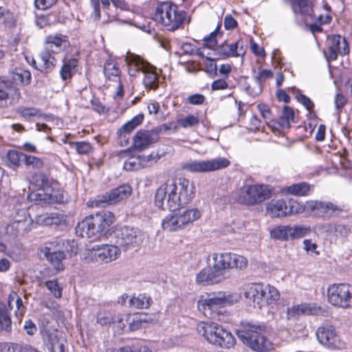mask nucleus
Wrapping results in <instances>:
<instances>
[{
    "label": "nucleus",
    "instance_id": "3",
    "mask_svg": "<svg viewBox=\"0 0 352 352\" xmlns=\"http://www.w3.org/2000/svg\"><path fill=\"white\" fill-rule=\"evenodd\" d=\"M242 292L248 302L258 309L274 303L280 298L274 287L260 283L247 284L243 287Z\"/></svg>",
    "mask_w": 352,
    "mask_h": 352
},
{
    "label": "nucleus",
    "instance_id": "49",
    "mask_svg": "<svg viewBox=\"0 0 352 352\" xmlns=\"http://www.w3.org/2000/svg\"><path fill=\"white\" fill-rule=\"evenodd\" d=\"M68 143L74 146L76 152L80 155H87L92 150L90 143L87 142H69Z\"/></svg>",
    "mask_w": 352,
    "mask_h": 352
},
{
    "label": "nucleus",
    "instance_id": "52",
    "mask_svg": "<svg viewBox=\"0 0 352 352\" xmlns=\"http://www.w3.org/2000/svg\"><path fill=\"white\" fill-rule=\"evenodd\" d=\"M24 346L16 343H0V352H23Z\"/></svg>",
    "mask_w": 352,
    "mask_h": 352
},
{
    "label": "nucleus",
    "instance_id": "61",
    "mask_svg": "<svg viewBox=\"0 0 352 352\" xmlns=\"http://www.w3.org/2000/svg\"><path fill=\"white\" fill-rule=\"evenodd\" d=\"M35 23L39 28H45L50 24L49 16L44 14L36 16Z\"/></svg>",
    "mask_w": 352,
    "mask_h": 352
},
{
    "label": "nucleus",
    "instance_id": "26",
    "mask_svg": "<svg viewBox=\"0 0 352 352\" xmlns=\"http://www.w3.org/2000/svg\"><path fill=\"white\" fill-rule=\"evenodd\" d=\"M287 206L283 199H272L266 205V214L271 218L287 216Z\"/></svg>",
    "mask_w": 352,
    "mask_h": 352
},
{
    "label": "nucleus",
    "instance_id": "51",
    "mask_svg": "<svg viewBox=\"0 0 352 352\" xmlns=\"http://www.w3.org/2000/svg\"><path fill=\"white\" fill-rule=\"evenodd\" d=\"M23 162L27 166H32L34 168L39 169L43 166V161L33 155L24 154Z\"/></svg>",
    "mask_w": 352,
    "mask_h": 352
},
{
    "label": "nucleus",
    "instance_id": "41",
    "mask_svg": "<svg viewBox=\"0 0 352 352\" xmlns=\"http://www.w3.org/2000/svg\"><path fill=\"white\" fill-rule=\"evenodd\" d=\"M271 238L276 240L286 241L290 238L289 226H278L270 230Z\"/></svg>",
    "mask_w": 352,
    "mask_h": 352
},
{
    "label": "nucleus",
    "instance_id": "33",
    "mask_svg": "<svg viewBox=\"0 0 352 352\" xmlns=\"http://www.w3.org/2000/svg\"><path fill=\"white\" fill-rule=\"evenodd\" d=\"M9 80L16 85H28L31 82V74L23 69H16L10 73Z\"/></svg>",
    "mask_w": 352,
    "mask_h": 352
},
{
    "label": "nucleus",
    "instance_id": "46",
    "mask_svg": "<svg viewBox=\"0 0 352 352\" xmlns=\"http://www.w3.org/2000/svg\"><path fill=\"white\" fill-rule=\"evenodd\" d=\"M310 227L305 226H295L293 227L289 226L290 239H298L303 237L310 233Z\"/></svg>",
    "mask_w": 352,
    "mask_h": 352
},
{
    "label": "nucleus",
    "instance_id": "53",
    "mask_svg": "<svg viewBox=\"0 0 352 352\" xmlns=\"http://www.w3.org/2000/svg\"><path fill=\"white\" fill-rule=\"evenodd\" d=\"M221 36V35L219 32V28H216V30L211 32L208 36H206L203 39L204 45L209 48H212L217 43V37Z\"/></svg>",
    "mask_w": 352,
    "mask_h": 352
},
{
    "label": "nucleus",
    "instance_id": "32",
    "mask_svg": "<svg viewBox=\"0 0 352 352\" xmlns=\"http://www.w3.org/2000/svg\"><path fill=\"white\" fill-rule=\"evenodd\" d=\"M273 73L270 69H259L257 76L255 77L256 88L255 90H251L250 86L246 87V91L252 96L258 95L262 91L261 84L272 76Z\"/></svg>",
    "mask_w": 352,
    "mask_h": 352
},
{
    "label": "nucleus",
    "instance_id": "48",
    "mask_svg": "<svg viewBox=\"0 0 352 352\" xmlns=\"http://www.w3.org/2000/svg\"><path fill=\"white\" fill-rule=\"evenodd\" d=\"M45 285L56 298H61L62 287L59 285L57 280H47L45 282Z\"/></svg>",
    "mask_w": 352,
    "mask_h": 352
},
{
    "label": "nucleus",
    "instance_id": "12",
    "mask_svg": "<svg viewBox=\"0 0 352 352\" xmlns=\"http://www.w3.org/2000/svg\"><path fill=\"white\" fill-rule=\"evenodd\" d=\"M68 246H71L69 241L60 240L53 241L49 246L44 248L43 252L46 259L58 271L65 269L63 261L66 258L65 252L69 251Z\"/></svg>",
    "mask_w": 352,
    "mask_h": 352
},
{
    "label": "nucleus",
    "instance_id": "22",
    "mask_svg": "<svg viewBox=\"0 0 352 352\" xmlns=\"http://www.w3.org/2000/svg\"><path fill=\"white\" fill-rule=\"evenodd\" d=\"M69 45L68 37L61 34H52L46 36L44 49L52 53H59L65 50Z\"/></svg>",
    "mask_w": 352,
    "mask_h": 352
},
{
    "label": "nucleus",
    "instance_id": "36",
    "mask_svg": "<svg viewBox=\"0 0 352 352\" xmlns=\"http://www.w3.org/2000/svg\"><path fill=\"white\" fill-rule=\"evenodd\" d=\"M311 186L308 183L301 182L283 188L282 192L296 196H305L309 195Z\"/></svg>",
    "mask_w": 352,
    "mask_h": 352
},
{
    "label": "nucleus",
    "instance_id": "5",
    "mask_svg": "<svg viewBox=\"0 0 352 352\" xmlns=\"http://www.w3.org/2000/svg\"><path fill=\"white\" fill-rule=\"evenodd\" d=\"M265 327L247 324L236 331L239 339L252 350L256 352H269L273 344L264 335Z\"/></svg>",
    "mask_w": 352,
    "mask_h": 352
},
{
    "label": "nucleus",
    "instance_id": "9",
    "mask_svg": "<svg viewBox=\"0 0 352 352\" xmlns=\"http://www.w3.org/2000/svg\"><path fill=\"white\" fill-rule=\"evenodd\" d=\"M171 213L168 214L162 222L163 230L168 232H175L183 229L186 226L197 220L201 217V212L196 208L186 209L182 210L180 208L170 210Z\"/></svg>",
    "mask_w": 352,
    "mask_h": 352
},
{
    "label": "nucleus",
    "instance_id": "23",
    "mask_svg": "<svg viewBox=\"0 0 352 352\" xmlns=\"http://www.w3.org/2000/svg\"><path fill=\"white\" fill-rule=\"evenodd\" d=\"M20 98L21 94L18 88L6 82H0V108L7 106L8 100L10 103H15Z\"/></svg>",
    "mask_w": 352,
    "mask_h": 352
},
{
    "label": "nucleus",
    "instance_id": "47",
    "mask_svg": "<svg viewBox=\"0 0 352 352\" xmlns=\"http://www.w3.org/2000/svg\"><path fill=\"white\" fill-rule=\"evenodd\" d=\"M9 166L13 168H16L20 165V162L23 161L24 153L16 151H10L7 154Z\"/></svg>",
    "mask_w": 352,
    "mask_h": 352
},
{
    "label": "nucleus",
    "instance_id": "17",
    "mask_svg": "<svg viewBox=\"0 0 352 352\" xmlns=\"http://www.w3.org/2000/svg\"><path fill=\"white\" fill-rule=\"evenodd\" d=\"M316 335L318 342L328 348H338L340 346V339L335 329L330 324H323L319 327Z\"/></svg>",
    "mask_w": 352,
    "mask_h": 352
},
{
    "label": "nucleus",
    "instance_id": "64",
    "mask_svg": "<svg viewBox=\"0 0 352 352\" xmlns=\"http://www.w3.org/2000/svg\"><path fill=\"white\" fill-rule=\"evenodd\" d=\"M228 85L225 80L218 79L213 81L211 85V89L212 91L223 90L228 88Z\"/></svg>",
    "mask_w": 352,
    "mask_h": 352
},
{
    "label": "nucleus",
    "instance_id": "40",
    "mask_svg": "<svg viewBox=\"0 0 352 352\" xmlns=\"http://www.w3.org/2000/svg\"><path fill=\"white\" fill-rule=\"evenodd\" d=\"M151 298L142 294L133 296L129 300L131 307L136 309H147L151 306Z\"/></svg>",
    "mask_w": 352,
    "mask_h": 352
},
{
    "label": "nucleus",
    "instance_id": "59",
    "mask_svg": "<svg viewBox=\"0 0 352 352\" xmlns=\"http://www.w3.org/2000/svg\"><path fill=\"white\" fill-rule=\"evenodd\" d=\"M206 98L203 94H196L188 96V102L192 105H200L205 102Z\"/></svg>",
    "mask_w": 352,
    "mask_h": 352
},
{
    "label": "nucleus",
    "instance_id": "28",
    "mask_svg": "<svg viewBox=\"0 0 352 352\" xmlns=\"http://www.w3.org/2000/svg\"><path fill=\"white\" fill-rule=\"evenodd\" d=\"M66 217L63 214L52 212L38 214L35 223L41 226H58L65 223Z\"/></svg>",
    "mask_w": 352,
    "mask_h": 352
},
{
    "label": "nucleus",
    "instance_id": "38",
    "mask_svg": "<svg viewBox=\"0 0 352 352\" xmlns=\"http://www.w3.org/2000/svg\"><path fill=\"white\" fill-rule=\"evenodd\" d=\"M78 65V60L76 58H69L64 60L60 70V78L63 80L71 79L74 74V70Z\"/></svg>",
    "mask_w": 352,
    "mask_h": 352
},
{
    "label": "nucleus",
    "instance_id": "15",
    "mask_svg": "<svg viewBox=\"0 0 352 352\" xmlns=\"http://www.w3.org/2000/svg\"><path fill=\"white\" fill-rule=\"evenodd\" d=\"M131 192L132 188L129 185L120 186L103 195L98 196L96 200V205L99 207H104L107 205L114 204L129 197Z\"/></svg>",
    "mask_w": 352,
    "mask_h": 352
},
{
    "label": "nucleus",
    "instance_id": "50",
    "mask_svg": "<svg viewBox=\"0 0 352 352\" xmlns=\"http://www.w3.org/2000/svg\"><path fill=\"white\" fill-rule=\"evenodd\" d=\"M32 182L39 188H46L50 185L49 177L43 173H37L32 176Z\"/></svg>",
    "mask_w": 352,
    "mask_h": 352
},
{
    "label": "nucleus",
    "instance_id": "62",
    "mask_svg": "<svg viewBox=\"0 0 352 352\" xmlns=\"http://www.w3.org/2000/svg\"><path fill=\"white\" fill-rule=\"evenodd\" d=\"M338 210H339V208L337 207V206L334 205L333 204L323 203L322 214L329 216L332 215L334 212Z\"/></svg>",
    "mask_w": 352,
    "mask_h": 352
},
{
    "label": "nucleus",
    "instance_id": "39",
    "mask_svg": "<svg viewBox=\"0 0 352 352\" xmlns=\"http://www.w3.org/2000/svg\"><path fill=\"white\" fill-rule=\"evenodd\" d=\"M120 72L117 64L113 61L109 60L105 63L104 74L109 80L117 81L120 79Z\"/></svg>",
    "mask_w": 352,
    "mask_h": 352
},
{
    "label": "nucleus",
    "instance_id": "2",
    "mask_svg": "<svg viewBox=\"0 0 352 352\" xmlns=\"http://www.w3.org/2000/svg\"><path fill=\"white\" fill-rule=\"evenodd\" d=\"M241 295L237 293L219 292L201 296L197 301L198 310L205 316L213 320L225 322L227 312L223 310L239 302Z\"/></svg>",
    "mask_w": 352,
    "mask_h": 352
},
{
    "label": "nucleus",
    "instance_id": "54",
    "mask_svg": "<svg viewBox=\"0 0 352 352\" xmlns=\"http://www.w3.org/2000/svg\"><path fill=\"white\" fill-rule=\"evenodd\" d=\"M323 202L318 201H309L305 204V208L311 212H317L318 214L322 213Z\"/></svg>",
    "mask_w": 352,
    "mask_h": 352
},
{
    "label": "nucleus",
    "instance_id": "63",
    "mask_svg": "<svg viewBox=\"0 0 352 352\" xmlns=\"http://www.w3.org/2000/svg\"><path fill=\"white\" fill-rule=\"evenodd\" d=\"M347 102V99L342 94H336L334 100L336 108L338 110H341Z\"/></svg>",
    "mask_w": 352,
    "mask_h": 352
},
{
    "label": "nucleus",
    "instance_id": "1",
    "mask_svg": "<svg viewBox=\"0 0 352 352\" xmlns=\"http://www.w3.org/2000/svg\"><path fill=\"white\" fill-rule=\"evenodd\" d=\"M195 186L185 177L168 180L156 190L155 204L162 210H175L188 204L194 198Z\"/></svg>",
    "mask_w": 352,
    "mask_h": 352
},
{
    "label": "nucleus",
    "instance_id": "58",
    "mask_svg": "<svg viewBox=\"0 0 352 352\" xmlns=\"http://www.w3.org/2000/svg\"><path fill=\"white\" fill-rule=\"evenodd\" d=\"M56 2V0H34V5L37 9L47 10L50 8Z\"/></svg>",
    "mask_w": 352,
    "mask_h": 352
},
{
    "label": "nucleus",
    "instance_id": "45",
    "mask_svg": "<svg viewBox=\"0 0 352 352\" xmlns=\"http://www.w3.org/2000/svg\"><path fill=\"white\" fill-rule=\"evenodd\" d=\"M177 123L182 128H192L199 125V118L197 115L190 114L179 119Z\"/></svg>",
    "mask_w": 352,
    "mask_h": 352
},
{
    "label": "nucleus",
    "instance_id": "35",
    "mask_svg": "<svg viewBox=\"0 0 352 352\" xmlns=\"http://www.w3.org/2000/svg\"><path fill=\"white\" fill-rule=\"evenodd\" d=\"M0 331L9 334L12 331V320L6 305L0 302Z\"/></svg>",
    "mask_w": 352,
    "mask_h": 352
},
{
    "label": "nucleus",
    "instance_id": "21",
    "mask_svg": "<svg viewBox=\"0 0 352 352\" xmlns=\"http://www.w3.org/2000/svg\"><path fill=\"white\" fill-rule=\"evenodd\" d=\"M320 311V307H318L316 303L303 302L299 305H294L287 308V319H297L302 315H316Z\"/></svg>",
    "mask_w": 352,
    "mask_h": 352
},
{
    "label": "nucleus",
    "instance_id": "13",
    "mask_svg": "<svg viewBox=\"0 0 352 352\" xmlns=\"http://www.w3.org/2000/svg\"><path fill=\"white\" fill-rule=\"evenodd\" d=\"M327 297L332 305L349 308L352 306V287L348 284H333L327 289Z\"/></svg>",
    "mask_w": 352,
    "mask_h": 352
},
{
    "label": "nucleus",
    "instance_id": "27",
    "mask_svg": "<svg viewBox=\"0 0 352 352\" xmlns=\"http://www.w3.org/2000/svg\"><path fill=\"white\" fill-rule=\"evenodd\" d=\"M222 280H223L217 273L208 265L206 267L201 270L196 276V282L203 285H212Z\"/></svg>",
    "mask_w": 352,
    "mask_h": 352
},
{
    "label": "nucleus",
    "instance_id": "6",
    "mask_svg": "<svg viewBox=\"0 0 352 352\" xmlns=\"http://www.w3.org/2000/svg\"><path fill=\"white\" fill-rule=\"evenodd\" d=\"M207 263L224 280L228 270H244L248 266V261L243 256L232 252H214L208 256Z\"/></svg>",
    "mask_w": 352,
    "mask_h": 352
},
{
    "label": "nucleus",
    "instance_id": "11",
    "mask_svg": "<svg viewBox=\"0 0 352 352\" xmlns=\"http://www.w3.org/2000/svg\"><path fill=\"white\" fill-rule=\"evenodd\" d=\"M230 162L225 157H218L207 160H189L182 163L183 170L192 173H208L228 166Z\"/></svg>",
    "mask_w": 352,
    "mask_h": 352
},
{
    "label": "nucleus",
    "instance_id": "43",
    "mask_svg": "<svg viewBox=\"0 0 352 352\" xmlns=\"http://www.w3.org/2000/svg\"><path fill=\"white\" fill-rule=\"evenodd\" d=\"M280 120L283 128H289L290 122L295 121V112L294 109L288 106H284L280 116Z\"/></svg>",
    "mask_w": 352,
    "mask_h": 352
},
{
    "label": "nucleus",
    "instance_id": "18",
    "mask_svg": "<svg viewBox=\"0 0 352 352\" xmlns=\"http://www.w3.org/2000/svg\"><path fill=\"white\" fill-rule=\"evenodd\" d=\"M349 52L348 43L344 38L340 35H333L329 40V47L324 52L328 61L334 60L338 55L347 54Z\"/></svg>",
    "mask_w": 352,
    "mask_h": 352
},
{
    "label": "nucleus",
    "instance_id": "7",
    "mask_svg": "<svg viewBox=\"0 0 352 352\" xmlns=\"http://www.w3.org/2000/svg\"><path fill=\"white\" fill-rule=\"evenodd\" d=\"M197 329L199 334L214 346L228 349L235 343L232 334L216 322H201Z\"/></svg>",
    "mask_w": 352,
    "mask_h": 352
},
{
    "label": "nucleus",
    "instance_id": "60",
    "mask_svg": "<svg viewBox=\"0 0 352 352\" xmlns=\"http://www.w3.org/2000/svg\"><path fill=\"white\" fill-rule=\"evenodd\" d=\"M91 5L93 9V12L91 14V18L94 21L99 20L100 17V1L99 0H91Z\"/></svg>",
    "mask_w": 352,
    "mask_h": 352
},
{
    "label": "nucleus",
    "instance_id": "56",
    "mask_svg": "<svg viewBox=\"0 0 352 352\" xmlns=\"http://www.w3.org/2000/svg\"><path fill=\"white\" fill-rule=\"evenodd\" d=\"M289 204V206H287V216L293 213H300L305 209V206H302L295 200H290Z\"/></svg>",
    "mask_w": 352,
    "mask_h": 352
},
{
    "label": "nucleus",
    "instance_id": "19",
    "mask_svg": "<svg viewBox=\"0 0 352 352\" xmlns=\"http://www.w3.org/2000/svg\"><path fill=\"white\" fill-rule=\"evenodd\" d=\"M159 140L156 131L140 130L133 138V146L135 150L144 151Z\"/></svg>",
    "mask_w": 352,
    "mask_h": 352
},
{
    "label": "nucleus",
    "instance_id": "57",
    "mask_svg": "<svg viewBox=\"0 0 352 352\" xmlns=\"http://www.w3.org/2000/svg\"><path fill=\"white\" fill-rule=\"evenodd\" d=\"M14 305L16 307V309L14 311L15 316L17 318L21 319L25 313L26 307L23 305V300L20 296L16 299L15 303H14Z\"/></svg>",
    "mask_w": 352,
    "mask_h": 352
},
{
    "label": "nucleus",
    "instance_id": "16",
    "mask_svg": "<svg viewBox=\"0 0 352 352\" xmlns=\"http://www.w3.org/2000/svg\"><path fill=\"white\" fill-rule=\"evenodd\" d=\"M120 254L118 248L113 245L104 244L93 248V259L99 263H108L116 260Z\"/></svg>",
    "mask_w": 352,
    "mask_h": 352
},
{
    "label": "nucleus",
    "instance_id": "30",
    "mask_svg": "<svg viewBox=\"0 0 352 352\" xmlns=\"http://www.w3.org/2000/svg\"><path fill=\"white\" fill-rule=\"evenodd\" d=\"M34 225L32 219H27L23 221H11L8 226L7 232L13 235H23L32 230Z\"/></svg>",
    "mask_w": 352,
    "mask_h": 352
},
{
    "label": "nucleus",
    "instance_id": "24",
    "mask_svg": "<svg viewBox=\"0 0 352 352\" xmlns=\"http://www.w3.org/2000/svg\"><path fill=\"white\" fill-rule=\"evenodd\" d=\"M43 340L50 345V352H66V340L58 338V332H50L45 330L43 332Z\"/></svg>",
    "mask_w": 352,
    "mask_h": 352
},
{
    "label": "nucleus",
    "instance_id": "25",
    "mask_svg": "<svg viewBox=\"0 0 352 352\" xmlns=\"http://www.w3.org/2000/svg\"><path fill=\"white\" fill-rule=\"evenodd\" d=\"M125 60L128 67L129 74L131 76H136L140 72L143 73L150 64L144 60L140 56L133 54H128Z\"/></svg>",
    "mask_w": 352,
    "mask_h": 352
},
{
    "label": "nucleus",
    "instance_id": "55",
    "mask_svg": "<svg viewBox=\"0 0 352 352\" xmlns=\"http://www.w3.org/2000/svg\"><path fill=\"white\" fill-rule=\"evenodd\" d=\"M97 322L101 326H107L112 323H116V322L113 321V318L111 317L110 314L100 312L98 313L97 316Z\"/></svg>",
    "mask_w": 352,
    "mask_h": 352
},
{
    "label": "nucleus",
    "instance_id": "37",
    "mask_svg": "<svg viewBox=\"0 0 352 352\" xmlns=\"http://www.w3.org/2000/svg\"><path fill=\"white\" fill-rule=\"evenodd\" d=\"M144 120L143 114H138L133 117L131 120L124 124L118 131V134L121 138L123 137L126 138V134H129L132 132L138 126H139Z\"/></svg>",
    "mask_w": 352,
    "mask_h": 352
},
{
    "label": "nucleus",
    "instance_id": "31",
    "mask_svg": "<svg viewBox=\"0 0 352 352\" xmlns=\"http://www.w3.org/2000/svg\"><path fill=\"white\" fill-rule=\"evenodd\" d=\"M155 70V67L149 64L145 72H143L144 74L143 83L147 89H156L158 87L159 78Z\"/></svg>",
    "mask_w": 352,
    "mask_h": 352
},
{
    "label": "nucleus",
    "instance_id": "4",
    "mask_svg": "<svg viewBox=\"0 0 352 352\" xmlns=\"http://www.w3.org/2000/svg\"><path fill=\"white\" fill-rule=\"evenodd\" d=\"M113 221L114 215L109 211H102L89 215L77 224L76 234L82 238H91L107 230Z\"/></svg>",
    "mask_w": 352,
    "mask_h": 352
},
{
    "label": "nucleus",
    "instance_id": "8",
    "mask_svg": "<svg viewBox=\"0 0 352 352\" xmlns=\"http://www.w3.org/2000/svg\"><path fill=\"white\" fill-rule=\"evenodd\" d=\"M186 19V12L179 10L176 5L170 2L158 5L153 16L155 21L169 31H175L181 28Z\"/></svg>",
    "mask_w": 352,
    "mask_h": 352
},
{
    "label": "nucleus",
    "instance_id": "42",
    "mask_svg": "<svg viewBox=\"0 0 352 352\" xmlns=\"http://www.w3.org/2000/svg\"><path fill=\"white\" fill-rule=\"evenodd\" d=\"M36 199L43 201L45 204H54L63 202V197H59L56 192L47 193L41 191L35 195Z\"/></svg>",
    "mask_w": 352,
    "mask_h": 352
},
{
    "label": "nucleus",
    "instance_id": "20",
    "mask_svg": "<svg viewBox=\"0 0 352 352\" xmlns=\"http://www.w3.org/2000/svg\"><path fill=\"white\" fill-rule=\"evenodd\" d=\"M217 58L226 59L230 56H239L245 53V47L242 41H237L232 44L224 43L216 48Z\"/></svg>",
    "mask_w": 352,
    "mask_h": 352
},
{
    "label": "nucleus",
    "instance_id": "29",
    "mask_svg": "<svg viewBox=\"0 0 352 352\" xmlns=\"http://www.w3.org/2000/svg\"><path fill=\"white\" fill-rule=\"evenodd\" d=\"M52 52L44 49L39 54L38 70L48 74L55 68L57 60L52 56Z\"/></svg>",
    "mask_w": 352,
    "mask_h": 352
},
{
    "label": "nucleus",
    "instance_id": "14",
    "mask_svg": "<svg viewBox=\"0 0 352 352\" xmlns=\"http://www.w3.org/2000/svg\"><path fill=\"white\" fill-rule=\"evenodd\" d=\"M116 239L118 244L128 250L138 248L143 241L142 232L133 227L123 226L117 230Z\"/></svg>",
    "mask_w": 352,
    "mask_h": 352
},
{
    "label": "nucleus",
    "instance_id": "34",
    "mask_svg": "<svg viewBox=\"0 0 352 352\" xmlns=\"http://www.w3.org/2000/svg\"><path fill=\"white\" fill-rule=\"evenodd\" d=\"M294 13L298 12L313 17L312 6L309 0H287Z\"/></svg>",
    "mask_w": 352,
    "mask_h": 352
},
{
    "label": "nucleus",
    "instance_id": "10",
    "mask_svg": "<svg viewBox=\"0 0 352 352\" xmlns=\"http://www.w3.org/2000/svg\"><path fill=\"white\" fill-rule=\"evenodd\" d=\"M271 192L272 188L268 185H245L239 190L236 199L243 205L254 206L269 199Z\"/></svg>",
    "mask_w": 352,
    "mask_h": 352
},
{
    "label": "nucleus",
    "instance_id": "44",
    "mask_svg": "<svg viewBox=\"0 0 352 352\" xmlns=\"http://www.w3.org/2000/svg\"><path fill=\"white\" fill-rule=\"evenodd\" d=\"M16 113L25 120L41 116V111L33 107H19L16 109Z\"/></svg>",
    "mask_w": 352,
    "mask_h": 352
}]
</instances>
